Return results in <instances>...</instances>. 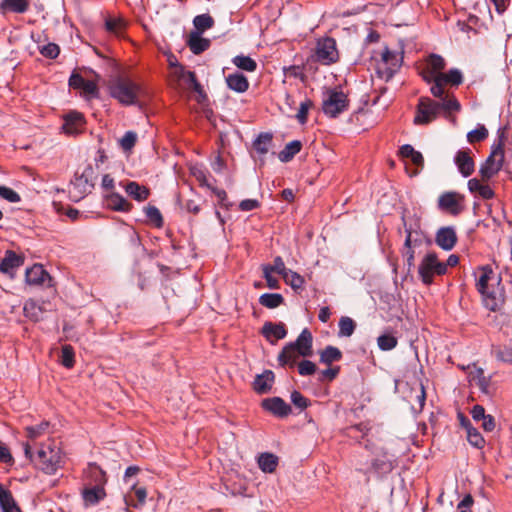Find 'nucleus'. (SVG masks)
<instances>
[{"mask_svg": "<svg viewBox=\"0 0 512 512\" xmlns=\"http://www.w3.org/2000/svg\"><path fill=\"white\" fill-rule=\"evenodd\" d=\"M438 99L439 101H435L425 96L419 98L413 120L415 125L431 123L438 117L440 111L452 113L461 109V105L453 93H447L445 97Z\"/></svg>", "mask_w": 512, "mask_h": 512, "instance_id": "obj_1", "label": "nucleus"}, {"mask_svg": "<svg viewBox=\"0 0 512 512\" xmlns=\"http://www.w3.org/2000/svg\"><path fill=\"white\" fill-rule=\"evenodd\" d=\"M24 453L27 458L33 460L31 447L25 444ZM36 466L46 474H55L62 467L63 457L61 450L52 443L43 444L37 451L34 459Z\"/></svg>", "mask_w": 512, "mask_h": 512, "instance_id": "obj_2", "label": "nucleus"}, {"mask_svg": "<svg viewBox=\"0 0 512 512\" xmlns=\"http://www.w3.org/2000/svg\"><path fill=\"white\" fill-rule=\"evenodd\" d=\"M140 92L141 86L128 77H117L109 84L111 97L125 106L136 104Z\"/></svg>", "mask_w": 512, "mask_h": 512, "instance_id": "obj_3", "label": "nucleus"}, {"mask_svg": "<svg viewBox=\"0 0 512 512\" xmlns=\"http://www.w3.org/2000/svg\"><path fill=\"white\" fill-rule=\"evenodd\" d=\"M94 173V169L90 164L86 165L81 173L78 171L75 173L69 189L70 198L73 201L78 202L91 193L94 188Z\"/></svg>", "mask_w": 512, "mask_h": 512, "instance_id": "obj_4", "label": "nucleus"}, {"mask_svg": "<svg viewBox=\"0 0 512 512\" xmlns=\"http://www.w3.org/2000/svg\"><path fill=\"white\" fill-rule=\"evenodd\" d=\"M447 272V264L441 262L435 252H428L420 261L418 274L425 285H431L435 276H442Z\"/></svg>", "mask_w": 512, "mask_h": 512, "instance_id": "obj_5", "label": "nucleus"}, {"mask_svg": "<svg viewBox=\"0 0 512 512\" xmlns=\"http://www.w3.org/2000/svg\"><path fill=\"white\" fill-rule=\"evenodd\" d=\"M89 473L95 485L83 490V500L86 505H96L106 496L104 490V484L107 481L106 473L96 464H90Z\"/></svg>", "mask_w": 512, "mask_h": 512, "instance_id": "obj_6", "label": "nucleus"}, {"mask_svg": "<svg viewBox=\"0 0 512 512\" xmlns=\"http://www.w3.org/2000/svg\"><path fill=\"white\" fill-rule=\"evenodd\" d=\"M500 132V130L498 131ZM503 140L504 132L499 133V142L497 145H493L491 154L488 156L486 161L481 165L479 169L482 180H489L495 176L502 168L504 160L503 151Z\"/></svg>", "mask_w": 512, "mask_h": 512, "instance_id": "obj_7", "label": "nucleus"}, {"mask_svg": "<svg viewBox=\"0 0 512 512\" xmlns=\"http://www.w3.org/2000/svg\"><path fill=\"white\" fill-rule=\"evenodd\" d=\"M495 274L491 267L484 266L481 268V275L479 276L476 286L479 293L483 296L486 307L491 311H496L500 308L502 300L498 298L494 292L489 290V281L494 280Z\"/></svg>", "mask_w": 512, "mask_h": 512, "instance_id": "obj_8", "label": "nucleus"}, {"mask_svg": "<svg viewBox=\"0 0 512 512\" xmlns=\"http://www.w3.org/2000/svg\"><path fill=\"white\" fill-rule=\"evenodd\" d=\"M463 83V74L457 68H452L446 73L439 74L436 82L430 87V92L435 98H443L449 91L445 90V86L458 87Z\"/></svg>", "mask_w": 512, "mask_h": 512, "instance_id": "obj_9", "label": "nucleus"}, {"mask_svg": "<svg viewBox=\"0 0 512 512\" xmlns=\"http://www.w3.org/2000/svg\"><path fill=\"white\" fill-rule=\"evenodd\" d=\"M347 109L348 98L344 92L335 89L327 92L322 104V110L326 116L335 118Z\"/></svg>", "mask_w": 512, "mask_h": 512, "instance_id": "obj_10", "label": "nucleus"}, {"mask_svg": "<svg viewBox=\"0 0 512 512\" xmlns=\"http://www.w3.org/2000/svg\"><path fill=\"white\" fill-rule=\"evenodd\" d=\"M316 61L322 65H331L339 60V52L336 40L332 37H325L318 40L315 49Z\"/></svg>", "mask_w": 512, "mask_h": 512, "instance_id": "obj_11", "label": "nucleus"}, {"mask_svg": "<svg viewBox=\"0 0 512 512\" xmlns=\"http://www.w3.org/2000/svg\"><path fill=\"white\" fill-rule=\"evenodd\" d=\"M445 67V59L438 54L432 53L427 57L424 65L422 66L420 75L422 79L431 87L432 84L436 82L438 75L443 73Z\"/></svg>", "mask_w": 512, "mask_h": 512, "instance_id": "obj_12", "label": "nucleus"}, {"mask_svg": "<svg viewBox=\"0 0 512 512\" xmlns=\"http://www.w3.org/2000/svg\"><path fill=\"white\" fill-rule=\"evenodd\" d=\"M464 197L456 192H445L438 199L440 210L446 211L453 216H457L464 210Z\"/></svg>", "mask_w": 512, "mask_h": 512, "instance_id": "obj_13", "label": "nucleus"}, {"mask_svg": "<svg viewBox=\"0 0 512 512\" xmlns=\"http://www.w3.org/2000/svg\"><path fill=\"white\" fill-rule=\"evenodd\" d=\"M312 344V333L308 328H304L294 342L288 343V348L296 350L302 357H310L313 354Z\"/></svg>", "mask_w": 512, "mask_h": 512, "instance_id": "obj_14", "label": "nucleus"}, {"mask_svg": "<svg viewBox=\"0 0 512 512\" xmlns=\"http://www.w3.org/2000/svg\"><path fill=\"white\" fill-rule=\"evenodd\" d=\"M24 264V257L13 250H6L4 257L0 259V273L13 278L16 270Z\"/></svg>", "mask_w": 512, "mask_h": 512, "instance_id": "obj_15", "label": "nucleus"}, {"mask_svg": "<svg viewBox=\"0 0 512 512\" xmlns=\"http://www.w3.org/2000/svg\"><path fill=\"white\" fill-rule=\"evenodd\" d=\"M261 405L264 410L280 418L287 417L292 412L291 406L277 396L264 399Z\"/></svg>", "mask_w": 512, "mask_h": 512, "instance_id": "obj_16", "label": "nucleus"}, {"mask_svg": "<svg viewBox=\"0 0 512 512\" xmlns=\"http://www.w3.org/2000/svg\"><path fill=\"white\" fill-rule=\"evenodd\" d=\"M85 126V119L82 113L71 111L64 116L62 129L68 135H77L81 133Z\"/></svg>", "mask_w": 512, "mask_h": 512, "instance_id": "obj_17", "label": "nucleus"}, {"mask_svg": "<svg viewBox=\"0 0 512 512\" xmlns=\"http://www.w3.org/2000/svg\"><path fill=\"white\" fill-rule=\"evenodd\" d=\"M457 242V234L452 226L441 227L435 235V243L443 250L450 251Z\"/></svg>", "mask_w": 512, "mask_h": 512, "instance_id": "obj_18", "label": "nucleus"}, {"mask_svg": "<svg viewBox=\"0 0 512 512\" xmlns=\"http://www.w3.org/2000/svg\"><path fill=\"white\" fill-rule=\"evenodd\" d=\"M25 281L28 285H43L46 281L51 282L49 273L40 264H35L26 269Z\"/></svg>", "mask_w": 512, "mask_h": 512, "instance_id": "obj_19", "label": "nucleus"}, {"mask_svg": "<svg viewBox=\"0 0 512 512\" xmlns=\"http://www.w3.org/2000/svg\"><path fill=\"white\" fill-rule=\"evenodd\" d=\"M454 162L463 177H469L475 169V163L470 156V150H458Z\"/></svg>", "mask_w": 512, "mask_h": 512, "instance_id": "obj_20", "label": "nucleus"}, {"mask_svg": "<svg viewBox=\"0 0 512 512\" xmlns=\"http://www.w3.org/2000/svg\"><path fill=\"white\" fill-rule=\"evenodd\" d=\"M261 333L271 344H274L276 340L286 337L287 330L283 323L265 322Z\"/></svg>", "mask_w": 512, "mask_h": 512, "instance_id": "obj_21", "label": "nucleus"}, {"mask_svg": "<svg viewBox=\"0 0 512 512\" xmlns=\"http://www.w3.org/2000/svg\"><path fill=\"white\" fill-rule=\"evenodd\" d=\"M119 185L124 188L128 196L138 202L147 200L150 195V190L146 186L135 181L120 182Z\"/></svg>", "mask_w": 512, "mask_h": 512, "instance_id": "obj_22", "label": "nucleus"}, {"mask_svg": "<svg viewBox=\"0 0 512 512\" xmlns=\"http://www.w3.org/2000/svg\"><path fill=\"white\" fill-rule=\"evenodd\" d=\"M0 508L2 512H23L11 491L0 484Z\"/></svg>", "mask_w": 512, "mask_h": 512, "instance_id": "obj_23", "label": "nucleus"}, {"mask_svg": "<svg viewBox=\"0 0 512 512\" xmlns=\"http://www.w3.org/2000/svg\"><path fill=\"white\" fill-rule=\"evenodd\" d=\"M273 382L274 373L271 370H265L262 374L256 376L253 389L258 394H265L271 390Z\"/></svg>", "mask_w": 512, "mask_h": 512, "instance_id": "obj_24", "label": "nucleus"}, {"mask_svg": "<svg viewBox=\"0 0 512 512\" xmlns=\"http://www.w3.org/2000/svg\"><path fill=\"white\" fill-rule=\"evenodd\" d=\"M187 45L193 54L199 55L210 47L211 41L207 38H203L199 32H191L187 40Z\"/></svg>", "mask_w": 512, "mask_h": 512, "instance_id": "obj_25", "label": "nucleus"}, {"mask_svg": "<svg viewBox=\"0 0 512 512\" xmlns=\"http://www.w3.org/2000/svg\"><path fill=\"white\" fill-rule=\"evenodd\" d=\"M227 86L237 92L244 93L249 88V82L247 77L241 72H234L226 77Z\"/></svg>", "mask_w": 512, "mask_h": 512, "instance_id": "obj_26", "label": "nucleus"}, {"mask_svg": "<svg viewBox=\"0 0 512 512\" xmlns=\"http://www.w3.org/2000/svg\"><path fill=\"white\" fill-rule=\"evenodd\" d=\"M107 205L114 211L129 212L133 205L128 202L121 194L112 192L106 197Z\"/></svg>", "mask_w": 512, "mask_h": 512, "instance_id": "obj_27", "label": "nucleus"}, {"mask_svg": "<svg viewBox=\"0 0 512 512\" xmlns=\"http://www.w3.org/2000/svg\"><path fill=\"white\" fill-rule=\"evenodd\" d=\"M257 463L262 472L273 473L277 469L279 458L273 453L264 452L258 456Z\"/></svg>", "mask_w": 512, "mask_h": 512, "instance_id": "obj_28", "label": "nucleus"}, {"mask_svg": "<svg viewBox=\"0 0 512 512\" xmlns=\"http://www.w3.org/2000/svg\"><path fill=\"white\" fill-rule=\"evenodd\" d=\"M401 220L405 236L408 235V233L415 234L424 232L421 229V218L417 214L406 216L405 213H403L401 216Z\"/></svg>", "mask_w": 512, "mask_h": 512, "instance_id": "obj_29", "label": "nucleus"}, {"mask_svg": "<svg viewBox=\"0 0 512 512\" xmlns=\"http://www.w3.org/2000/svg\"><path fill=\"white\" fill-rule=\"evenodd\" d=\"M342 352L339 348L328 345L320 352V363L330 366L342 359Z\"/></svg>", "mask_w": 512, "mask_h": 512, "instance_id": "obj_30", "label": "nucleus"}, {"mask_svg": "<svg viewBox=\"0 0 512 512\" xmlns=\"http://www.w3.org/2000/svg\"><path fill=\"white\" fill-rule=\"evenodd\" d=\"M302 143L299 140H293L286 144L283 150L278 154V158L281 162L287 163L291 161L296 154L301 151Z\"/></svg>", "mask_w": 512, "mask_h": 512, "instance_id": "obj_31", "label": "nucleus"}, {"mask_svg": "<svg viewBox=\"0 0 512 512\" xmlns=\"http://www.w3.org/2000/svg\"><path fill=\"white\" fill-rule=\"evenodd\" d=\"M273 136L271 133H260L253 141V148L259 155H266L272 144Z\"/></svg>", "mask_w": 512, "mask_h": 512, "instance_id": "obj_32", "label": "nucleus"}, {"mask_svg": "<svg viewBox=\"0 0 512 512\" xmlns=\"http://www.w3.org/2000/svg\"><path fill=\"white\" fill-rule=\"evenodd\" d=\"M27 0H2L0 10L2 12L11 11L14 13H24L28 9Z\"/></svg>", "mask_w": 512, "mask_h": 512, "instance_id": "obj_33", "label": "nucleus"}, {"mask_svg": "<svg viewBox=\"0 0 512 512\" xmlns=\"http://www.w3.org/2000/svg\"><path fill=\"white\" fill-rule=\"evenodd\" d=\"M300 355L297 353L294 349H289L288 344H286L281 352L279 353L277 357V361L280 366L284 367L286 365H289L290 367H293L296 364L297 358Z\"/></svg>", "mask_w": 512, "mask_h": 512, "instance_id": "obj_34", "label": "nucleus"}, {"mask_svg": "<svg viewBox=\"0 0 512 512\" xmlns=\"http://www.w3.org/2000/svg\"><path fill=\"white\" fill-rule=\"evenodd\" d=\"M215 24L213 17L207 13L200 14L194 17L193 25L195 30L193 32H199L202 34L208 29H211Z\"/></svg>", "mask_w": 512, "mask_h": 512, "instance_id": "obj_35", "label": "nucleus"}, {"mask_svg": "<svg viewBox=\"0 0 512 512\" xmlns=\"http://www.w3.org/2000/svg\"><path fill=\"white\" fill-rule=\"evenodd\" d=\"M23 312L25 317L30 320L37 322L41 319V315L43 313V309L40 305L36 303L33 299H28L23 307Z\"/></svg>", "mask_w": 512, "mask_h": 512, "instance_id": "obj_36", "label": "nucleus"}, {"mask_svg": "<svg viewBox=\"0 0 512 512\" xmlns=\"http://www.w3.org/2000/svg\"><path fill=\"white\" fill-rule=\"evenodd\" d=\"M259 303L268 309H274L284 303V297L279 293H264L259 297Z\"/></svg>", "mask_w": 512, "mask_h": 512, "instance_id": "obj_37", "label": "nucleus"}, {"mask_svg": "<svg viewBox=\"0 0 512 512\" xmlns=\"http://www.w3.org/2000/svg\"><path fill=\"white\" fill-rule=\"evenodd\" d=\"M282 278L284 282L287 285H289L294 291L302 289L305 283L303 276H301L295 271H292L291 269L285 272Z\"/></svg>", "mask_w": 512, "mask_h": 512, "instance_id": "obj_38", "label": "nucleus"}, {"mask_svg": "<svg viewBox=\"0 0 512 512\" xmlns=\"http://www.w3.org/2000/svg\"><path fill=\"white\" fill-rule=\"evenodd\" d=\"M232 63L239 69L253 72L257 68V63L254 59L245 55H237L232 59Z\"/></svg>", "mask_w": 512, "mask_h": 512, "instance_id": "obj_39", "label": "nucleus"}, {"mask_svg": "<svg viewBox=\"0 0 512 512\" xmlns=\"http://www.w3.org/2000/svg\"><path fill=\"white\" fill-rule=\"evenodd\" d=\"M339 331L338 336L339 337H350L356 328V323L354 320L348 316H342L338 323Z\"/></svg>", "mask_w": 512, "mask_h": 512, "instance_id": "obj_40", "label": "nucleus"}, {"mask_svg": "<svg viewBox=\"0 0 512 512\" xmlns=\"http://www.w3.org/2000/svg\"><path fill=\"white\" fill-rule=\"evenodd\" d=\"M105 28L108 32L119 36L126 28V22L122 18H107Z\"/></svg>", "mask_w": 512, "mask_h": 512, "instance_id": "obj_41", "label": "nucleus"}, {"mask_svg": "<svg viewBox=\"0 0 512 512\" xmlns=\"http://www.w3.org/2000/svg\"><path fill=\"white\" fill-rule=\"evenodd\" d=\"M398 67L399 63L396 62H394L392 66H389V64L379 63L376 68V73L381 79L389 81L396 73Z\"/></svg>", "mask_w": 512, "mask_h": 512, "instance_id": "obj_42", "label": "nucleus"}, {"mask_svg": "<svg viewBox=\"0 0 512 512\" xmlns=\"http://www.w3.org/2000/svg\"><path fill=\"white\" fill-rule=\"evenodd\" d=\"M144 213L150 223L154 224L158 228L163 226V217L156 206L148 205L144 208Z\"/></svg>", "mask_w": 512, "mask_h": 512, "instance_id": "obj_43", "label": "nucleus"}, {"mask_svg": "<svg viewBox=\"0 0 512 512\" xmlns=\"http://www.w3.org/2000/svg\"><path fill=\"white\" fill-rule=\"evenodd\" d=\"M191 175L199 182L200 186L210 188L211 184L208 181V171L201 165H195L190 168Z\"/></svg>", "mask_w": 512, "mask_h": 512, "instance_id": "obj_44", "label": "nucleus"}, {"mask_svg": "<svg viewBox=\"0 0 512 512\" xmlns=\"http://www.w3.org/2000/svg\"><path fill=\"white\" fill-rule=\"evenodd\" d=\"M404 242H409V244L415 248H419L423 244H431V240L427 237L425 232L415 234L408 233V235L405 236Z\"/></svg>", "mask_w": 512, "mask_h": 512, "instance_id": "obj_45", "label": "nucleus"}, {"mask_svg": "<svg viewBox=\"0 0 512 512\" xmlns=\"http://www.w3.org/2000/svg\"><path fill=\"white\" fill-rule=\"evenodd\" d=\"M415 247H412L409 242H404L402 248H401V255L406 261V265L408 270L410 271L415 266V254H416Z\"/></svg>", "mask_w": 512, "mask_h": 512, "instance_id": "obj_46", "label": "nucleus"}, {"mask_svg": "<svg viewBox=\"0 0 512 512\" xmlns=\"http://www.w3.org/2000/svg\"><path fill=\"white\" fill-rule=\"evenodd\" d=\"M377 344L380 350L390 351L397 346L398 340L391 334H382L377 338Z\"/></svg>", "mask_w": 512, "mask_h": 512, "instance_id": "obj_47", "label": "nucleus"}, {"mask_svg": "<svg viewBox=\"0 0 512 512\" xmlns=\"http://www.w3.org/2000/svg\"><path fill=\"white\" fill-rule=\"evenodd\" d=\"M466 432H467V440L472 446H474L478 449H481L484 447L485 440H484L483 436L481 435V433L476 428H474L473 426H469V429Z\"/></svg>", "mask_w": 512, "mask_h": 512, "instance_id": "obj_48", "label": "nucleus"}, {"mask_svg": "<svg viewBox=\"0 0 512 512\" xmlns=\"http://www.w3.org/2000/svg\"><path fill=\"white\" fill-rule=\"evenodd\" d=\"M494 357L503 363L512 364V348L508 346H499L493 349Z\"/></svg>", "mask_w": 512, "mask_h": 512, "instance_id": "obj_49", "label": "nucleus"}, {"mask_svg": "<svg viewBox=\"0 0 512 512\" xmlns=\"http://www.w3.org/2000/svg\"><path fill=\"white\" fill-rule=\"evenodd\" d=\"M137 142V134L133 131H127L119 140L120 147L123 151L129 152Z\"/></svg>", "mask_w": 512, "mask_h": 512, "instance_id": "obj_50", "label": "nucleus"}, {"mask_svg": "<svg viewBox=\"0 0 512 512\" xmlns=\"http://www.w3.org/2000/svg\"><path fill=\"white\" fill-rule=\"evenodd\" d=\"M74 350L71 345H64L61 349V364L66 368L74 366Z\"/></svg>", "mask_w": 512, "mask_h": 512, "instance_id": "obj_51", "label": "nucleus"}, {"mask_svg": "<svg viewBox=\"0 0 512 512\" xmlns=\"http://www.w3.org/2000/svg\"><path fill=\"white\" fill-rule=\"evenodd\" d=\"M262 268L272 272V273H277L281 276H283L285 274V272H287L289 269L285 267V263L282 259V257L280 256H276L273 260V265H269V264H265L262 266Z\"/></svg>", "mask_w": 512, "mask_h": 512, "instance_id": "obj_52", "label": "nucleus"}, {"mask_svg": "<svg viewBox=\"0 0 512 512\" xmlns=\"http://www.w3.org/2000/svg\"><path fill=\"white\" fill-rule=\"evenodd\" d=\"M487 136H488V130L485 128V126L480 125L479 127L470 131L467 134V140L470 143L480 142V141H483L484 139H486Z\"/></svg>", "mask_w": 512, "mask_h": 512, "instance_id": "obj_53", "label": "nucleus"}, {"mask_svg": "<svg viewBox=\"0 0 512 512\" xmlns=\"http://www.w3.org/2000/svg\"><path fill=\"white\" fill-rule=\"evenodd\" d=\"M0 197L10 203H18L21 201L20 195L12 188L0 185Z\"/></svg>", "mask_w": 512, "mask_h": 512, "instance_id": "obj_54", "label": "nucleus"}, {"mask_svg": "<svg viewBox=\"0 0 512 512\" xmlns=\"http://www.w3.org/2000/svg\"><path fill=\"white\" fill-rule=\"evenodd\" d=\"M312 106L313 102L308 98L300 103L298 113L296 114V118L300 124L303 125L307 122L308 111Z\"/></svg>", "mask_w": 512, "mask_h": 512, "instance_id": "obj_55", "label": "nucleus"}, {"mask_svg": "<svg viewBox=\"0 0 512 512\" xmlns=\"http://www.w3.org/2000/svg\"><path fill=\"white\" fill-rule=\"evenodd\" d=\"M49 427V422L43 421L38 425L29 426L26 428L27 436L30 439H36L41 436Z\"/></svg>", "mask_w": 512, "mask_h": 512, "instance_id": "obj_56", "label": "nucleus"}, {"mask_svg": "<svg viewBox=\"0 0 512 512\" xmlns=\"http://www.w3.org/2000/svg\"><path fill=\"white\" fill-rule=\"evenodd\" d=\"M316 370H317V367H316L315 363H313L310 360H302L298 364V373L301 376L313 375L316 372Z\"/></svg>", "mask_w": 512, "mask_h": 512, "instance_id": "obj_57", "label": "nucleus"}, {"mask_svg": "<svg viewBox=\"0 0 512 512\" xmlns=\"http://www.w3.org/2000/svg\"><path fill=\"white\" fill-rule=\"evenodd\" d=\"M39 51L44 57L55 59L60 53V48L55 43H48L42 46Z\"/></svg>", "mask_w": 512, "mask_h": 512, "instance_id": "obj_58", "label": "nucleus"}, {"mask_svg": "<svg viewBox=\"0 0 512 512\" xmlns=\"http://www.w3.org/2000/svg\"><path fill=\"white\" fill-rule=\"evenodd\" d=\"M291 402L299 408L300 410H304L309 405V399L303 396L299 391L294 390L291 393Z\"/></svg>", "mask_w": 512, "mask_h": 512, "instance_id": "obj_59", "label": "nucleus"}, {"mask_svg": "<svg viewBox=\"0 0 512 512\" xmlns=\"http://www.w3.org/2000/svg\"><path fill=\"white\" fill-rule=\"evenodd\" d=\"M340 373V366L329 367L319 374V381H333Z\"/></svg>", "mask_w": 512, "mask_h": 512, "instance_id": "obj_60", "label": "nucleus"}, {"mask_svg": "<svg viewBox=\"0 0 512 512\" xmlns=\"http://www.w3.org/2000/svg\"><path fill=\"white\" fill-rule=\"evenodd\" d=\"M284 74L286 77L295 78V79H303L304 74L302 72V68L297 65H291L289 67L284 68Z\"/></svg>", "mask_w": 512, "mask_h": 512, "instance_id": "obj_61", "label": "nucleus"}, {"mask_svg": "<svg viewBox=\"0 0 512 512\" xmlns=\"http://www.w3.org/2000/svg\"><path fill=\"white\" fill-rule=\"evenodd\" d=\"M394 62L398 63L397 54L395 52H392L388 47H386L382 52L381 63L389 64V66H392Z\"/></svg>", "mask_w": 512, "mask_h": 512, "instance_id": "obj_62", "label": "nucleus"}, {"mask_svg": "<svg viewBox=\"0 0 512 512\" xmlns=\"http://www.w3.org/2000/svg\"><path fill=\"white\" fill-rule=\"evenodd\" d=\"M85 80L86 79L82 75L78 73H72L69 78V86L73 89H81Z\"/></svg>", "mask_w": 512, "mask_h": 512, "instance_id": "obj_63", "label": "nucleus"}, {"mask_svg": "<svg viewBox=\"0 0 512 512\" xmlns=\"http://www.w3.org/2000/svg\"><path fill=\"white\" fill-rule=\"evenodd\" d=\"M87 95L96 97L98 95V87L97 84L92 80H85L82 88Z\"/></svg>", "mask_w": 512, "mask_h": 512, "instance_id": "obj_64", "label": "nucleus"}]
</instances>
